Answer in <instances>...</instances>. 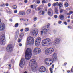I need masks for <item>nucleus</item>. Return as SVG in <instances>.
<instances>
[{
    "mask_svg": "<svg viewBox=\"0 0 73 73\" xmlns=\"http://www.w3.org/2000/svg\"><path fill=\"white\" fill-rule=\"evenodd\" d=\"M29 65L31 67L32 71L33 72L37 71V64L36 63V61L35 60L33 59L31 60L29 63Z\"/></svg>",
    "mask_w": 73,
    "mask_h": 73,
    "instance_id": "f257e3e1",
    "label": "nucleus"
},
{
    "mask_svg": "<svg viewBox=\"0 0 73 73\" xmlns=\"http://www.w3.org/2000/svg\"><path fill=\"white\" fill-rule=\"evenodd\" d=\"M57 60V56L55 53L53 54V59H46L45 60L46 65L49 66L53 64V61H54Z\"/></svg>",
    "mask_w": 73,
    "mask_h": 73,
    "instance_id": "f03ea898",
    "label": "nucleus"
},
{
    "mask_svg": "<svg viewBox=\"0 0 73 73\" xmlns=\"http://www.w3.org/2000/svg\"><path fill=\"white\" fill-rule=\"evenodd\" d=\"M32 56V50L30 48L27 49L25 53V58L26 60H29Z\"/></svg>",
    "mask_w": 73,
    "mask_h": 73,
    "instance_id": "7ed1b4c3",
    "label": "nucleus"
},
{
    "mask_svg": "<svg viewBox=\"0 0 73 73\" xmlns=\"http://www.w3.org/2000/svg\"><path fill=\"white\" fill-rule=\"evenodd\" d=\"M52 41L49 38H46L42 41V44L43 46H48L51 44Z\"/></svg>",
    "mask_w": 73,
    "mask_h": 73,
    "instance_id": "20e7f679",
    "label": "nucleus"
},
{
    "mask_svg": "<svg viewBox=\"0 0 73 73\" xmlns=\"http://www.w3.org/2000/svg\"><path fill=\"white\" fill-rule=\"evenodd\" d=\"M34 43V39L32 37H29L27 38L26 42V45H33Z\"/></svg>",
    "mask_w": 73,
    "mask_h": 73,
    "instance_id": "39448f33",
    "label": "nucleus"
},
{
    "mask_svg": "<svg viewBox=\"0 0 73 73\" xmlns=\"http://www.w3.org/2000/svg\"><path fill=\"white\" fill-rule=\"evenodd\" d=\"M6 40L5 39V35L3 34L0 36V44L1 45H4Z\"/></svg>",
    "mask_w": 73,
    "mask_h": 73,
    "instance_id": "423d86ee",
    "label": "nucleus"
},
{
    "mask_svg": "<svg viewBox=\"0 0 73 73\" xmlns=\"http://www.w3.org/2000/svg\"><path fill=\"white\" fill-rule=\"evenodd\" d=\"M54 52V49L53 48H50L46 49L45 52V54L46 55H49L52 53Z\"/></svg>",
    "mask_w": 73,
    "mask_h": 73,
    "instance_id": "0eeeda50",
    "label": "nucleus"
},
{
    "mask_svg": "<svg viewBox=\"0 0 73 73\" xmlns=\"http://www.w3.org/2000/svg\"><path fill=\"white\" fill-rule=\"evenodd\" d=\"M43 27H42L41 29V30H43V31H41V35H42L43 33L44 34V35H46L48 33V30L47 29V27H44V29Z\"/></svg>",
    "mask_w": 73,
    "mask_h": 73,
    "instance_id": "6e6552de",
    "label": "nucleus"
},
{
    "mask_svg": "<svg viewBox=\"0 0 73 73\" xmlns=\"http://www.w3.org/2000/svg\"><path fill=\"white\" fill-rule=\"evenodd\" d=\"M25 61H24V59H22L21 60L20 64H19V66L21 68H23L24 66L25 63Z\"/></svg>",
    "mask_w": 73,
    "mask_h": 73,
    "instance_id": "1a4fd4ad",
    "label": "nucleus"
},
{
    "mask_svg": "<svg viewBox=\"0 0 73 73\" xmlns=\"http://www.w3.org/2000/svg\"><path fill=\"white\" fill-rule=\"evenodd\" d=\"M13 50V48L11 44L9 45L7 47L6 50L7 52H11Z\"/></svg>",
    "mask_w": 73,
    "mask_h": 73,
    "instance_id": "9d476101",
    "label": "nucleus"
},
{
    "mask_svg": "<svg viewBox=\"0 0 73 73\" xmlns=\"http://www.w3.org/2000/svg\"><path fill=\"white\" fill-rule=\"evenodd\" d=\"M41 42V38L38 37L36 40L35 44L36 46H38L40 45V42Z\"/></svg>",
    "mask_w": 73,
    "mask_h": 73,
    "instance_id": "9b49d317",
    "label": "nucleus"
},
{
    "mask_svg": "<svg viewBox=\"0 0 73 73\" xmlns=\"http://www.w3.org/2000/svg\"><path fill=\"white\" fill-rule=\"evenodd\" d=\"M41 50L40 48H36L34 49V52L36 53H37L38 54H39L41 53Z\"/></svg>",
    "mask_w": 73,
    "mask_h": 73,
    "instance_id": "f8f14e48",
    "label": "nucleus"
},
{
    "mask_svg": "<svg viewBox=\"0 0 73 73\" xmlns=\"http://www.w3.org/2000/svg\"><path fill=\"white\" fill-rule=\"evenodd\" d=\"M38 70L40 73H42L46 71V68L42 66L38 69Z\"/></svg>",
    "mask_w": 73,
    "mask_h": 73,
    "instance_id": "ddd939ff",
    "label": "nucleus"
},
{
    "mask_svg": "<svg viewBox=\"0 0 73 73\" xmlns=\"http://www.w3.org/2000/svg\"><path fill=\"white\" fill-rule=\"evenodd\" d=\"M38 29H35V30H33L31 31V33L33 36L36 37L37 36V34H38Z\"/></svg>",
    "mask_w": 73,
    "mask_h": 73,
    "instance_id": "4468645a",
    "label": "nucleus"
},
{
    "mask_svg": "<svg viewBox=\"0 0 73 73\" xmlns=\"http://www.w3.org/2000/svg\"><path fill=\"white\" fill-rule=\"evenodd\" d=\"M5 29V24L3 23L0 25V31H4Z\"/></svg>",
    "mask_w": 73,
    "mask_h": 73,
    "instance_id": "2eb2a0df",
    "label": "nucleus"
},
{
    "mask_svg": "<svg viewBox=\"0 0 73 73\" xmlns=\"http://www.w3.org/2000/svg\"><path fill=\"white\" fill-rule=\"evenodd\" d=\"M19 31L18 29L17 30L16 32L15 33V35H16V37L15 38V40H17V38L18 37V35H19Z\"/></svg>",
    "mask_w": 73,
    "mask_h": 73,
    "instance_id": "dca6fc26",
    "label": "nucleus"
},
{
    "mask_svg": "<svg viewBox=\"0 0 73 73\" xmlns=\"http://www.w3.org/2000/svg\"><path fill=\"white\" fill-rule=\"evenodd\" d=\"M19 14L21 16H24L25 14V13L24 11H20L19 13Z\"/></svg>",
    "mask_w": 73,
    "mask_h": 73,
    "instance_id": "f3484780",
    "label": "nucleus"
},
{
    "mask_svg": "<svg viewBox=\"0 0 73 73\" xmlns=\"http://www.w3.org/2000/svg\"><path fill=\"white\" fill-rule=\"evenodd\" d=\"M60 39L57 38L56 39L55 41V42L56 44H58L60 42Z\"/></svg>",
    "mask_w": 73,
    "mask_h": 73,
    "instance_id": "a211bd4d",
    "label": "nucleus"
},
{
    "mask_svg": "<svg viewBox=\"0 0 73 73\" xmlns=\"http://www.w3.org/2000/svg\"><path fill=\"white\" fill-rule=\"evenodd\" d=\"M64 16L62 15H60L59 17V19L60 20H64Z\"/></svg>",
    "mask_w": 73,
    "mask_h": 73,
    "instance_id": "6ab92c4d",
    "label": "nucleus"
},
{
    "mask_svg": "<svg viewBox=\"0 0 73 73\" xmlns=\"http://www.w3.org/2000/svg\"><path fill=\"white\" fill-rule=\"evenodd\" d=\"M48 14L50 16H52L53 15V13H52V14L51 15V12L49 11H48Z\"/></svg>",
    "mask_w": 73,
    "mask_h": 73,
    "instance_id": "aec40b11",
    "label": "nucleus"
},
{
    "mask_svg": "<svg viewBox=\"0 0 73 73\" xmlns=\"http://www.w3.org/2000/svg\"><path fill=\"white\" fill-rule=\"evenodd\" d=\"M31 9H29L27 11L26 13L28 15V14L31 13Z\"/></svg>",
    "mask_w": 73,
    "mask_h": 73,
    "instance_id": "412c9836",
    "label": "nucleus"
},
{
    "mask_svg": "<svg viewBox=\"0 0 73 73\" xmlns=\"http://www.w3.org/2000/svg\"><path fill=\"white\" fill-rule=\"evenodd\" d=\"M55 11L56 13L57 14H58V10L57 8H55Z\"/></svg>",
    "mask_w": 73,
    "mask_h": 73,
    "instance_id": "4be33fe9",
    "label": "nucleus"
},
{
    "mask_svg": "<svg viewBox=\"0 0 73 73\" xmlns=\"http://www.w3.org/2000/svg\"><path fill=\"white\" fill-rule=\"evenodd\" d=\"M48 11L52 12V15H53V10H52V9L51 8L49 9Z\"/></svg>",
    "mask_w": 73,
    "mask_h": 73,
    "instance_id": "5701e85b",
    "label": "nucleus"
},
{
    "mask_svg": "<svg viewBox=\"0 0 73 73\" xmlns=\"http://www.w3.org/2000/svg\"><path fill=\"white\" fill-rule=\"evenodd\" d=\"M59 11L60 13H62L63 12L65 11V10H64V9H61L59 10Z\"/></svg>",
    "mask_w": 73,
    "mask_h": 73,
    "instance_id": "b1692460",
    "label": "nucleus"
},
{
    "mask_svg": "<svg viewBox=\"0 0 73 73\" xmlns=\"http://www.w3.org/2000/svg\"><path fill=\"white\" fill-rule=\"evenodd\" d=\"M24 36V34L23 33H21L20 35V37H23Z\"/></svg>",
    "mask_w": 73,
    "mask_h": 73,
    "instance_id": "393cba45",
    "label": "nucleus"
},
{
    "mask_svg": "<svg viewBox=\"0 0 73 73\" xmlns=\"http://www.w3.org/2000/svg\"><path fill=\"white\" fill-rule=\"evenodd\" d=\"M58 5L59 6H62V3L60 2L58 4Z\"/></svg>",
    "mask_w": 73,
    "mask_h": 73,
    "instance_id": "a878e982",
    "label": "nucleus"
},
{
    "mask_svg": "<svg viewBox=\"0 0 73 73\" xmlns=\"http://www.w3.org/2000/svg\"><path fill=\"white\" fill-rule=\"evenodd\" d=\"M12 7L13 9H16V8H17V6H16V5H13Z\"/></svg>",
    "mask_w": 73,
    "mask_h": 73,
    "instance_id": "bb28decb",
    "label": "nucleus"
},
{
    "mask_svg": "<svg viewBox=\"0 0 73 73\" xmlns=\"http://www.w3.org/2000/svg\"><path fill=\"white\" fill-rule=\"evenodd\" d=\"M18 26H19V24H18V23H17L15 25V27H16V28H17L18 27Z\"/></svg>",
    "mask_w": 73,
    "mask_h": 73,
    "instance_id": "cd10ccee",
    "label": "nucleus"
},
{
    "mask_svg": "<svg viewBox=\"0 0 73 73\" xmlns=\"http://www.w3.org/2000/svg\"><path fill=\"white\" fill-rule=\"evenodd\" d=\"M25 32L28 31H29V28H25Z\"/></svg>",
    "mask_w": 73,
    "mask_h": 73,
    "instance_id": "c85d7f7f",
    "label": "nucleus"
},
{
    "mask_svg": "<svg viewBox=\"0 0 73 73\" xmlns=\"http://www.w3.org/2000/svg\"><path fill=\"white\" fill-rule=\"evenodd\" d=\"M64 5L65 7H68L69 6V5L68 3H66L64 4Z\"/></svg>",
    "mask_w": 73,
    "mask_h": 73,
    "instance_id": "c756f323",
    "label": "nucleus"
},
{
    "mask_svg": "<svg viewBox=\"0 0 73 73\" xmlns=\"http://www.w3.org/2000/svg\"><path fill=\"white\" fill-rule=\"evenodd\" d=\"M37 20V18L36 17H34V21H36Z\"/></svg>",
    "mask_w": 73,
    "mask_h": 73,
    "instance_id": "7c9ffc66",
    "label": "nucleus"
},
{
    "mask_svg": "<svg viewBox=\"0 0 73 73\" xmlns=\"http://www.w3.org/2000/svg\"><path fill=\"white\" fill-rule=\"evenodd\" d=\"M50 71L51 73H53V69H52V68H50Z\"/></svg>",
    "mask_w": 73,
    "mask_h": 73,
    "instance_id": "2f4dec72",
    "label": "nucleus"
},
{
    "mask_svg": "<svg viewBox=\"0 0 73 73\" xmlns=\"http://www.w3.org/2000/svg\"><path fill=\"white\" fill-rule=\"evenodd\" d=\"M12 65H11V64H9V69H11V66Z\"/></svg>",
    "mask_w": 73,
    "mask_h": 73,
    "instance_id": "473e14b6",
    "label": "nucleus"
},
{
    "mask_svg": "<svg viewBox=\"0 0 73 73\" xmlns=\"http://www.w3.org/2000/svg\"><path fill=\"white\" fill-rule=\"evenodd\" d=\"M54 64H53L52 66V69H53L54 68Z\"/></svg>",
    "mask_w": 73,
    "mask_h": 73,
    "instance_id": "72a5a7b5",
    "label": "nucleus"
},
{
    "mask_svg": "<svg viewBox=\"0 0 73 73\" xmlns=\"http://www.w3.org/2000/svg\"><path fill=\"white\" fill-rule=\"evenodd\" d=\"M69 13L70 14H73V12L72 11H69Z\"/></svg>",
    "mask_w": 73,
    "mask_h": 73,
    "instance_id": "f704fd0d",
    "label": "nucleus"
},
{
    "mask_svg": "<svg viewBox=\"0 0 73 73\" xmlns=\"http://www.w3.org/2000/svg\"><path fill=\"white\" fill-rule=\"evenodd\" d=\"M17 10H15V11H14V13H17Z\"/></svg>",
    "mask_w": 73,
    "mask_h": 73,
    "instance_id": "c9c22d12",
    "label": "nucleus"
},
{
    "mask_svg": "<svg viewBox=\"0 0 73 73\" xmlns=\"http://www.w3.org/2000/svg\"><path fill=\"white\" fill-rule=\"evenodd\" d=\"M59 7V10H60V9H61L62 8V6H60Z\"/></svg>",
    "mask_w": 73,
    "mask_h": 73,
    "instance_id": "e433bc0d",
    "label": "nucleus"
},
{
    "mask_svg": "<svg viewBox=\"0 0 73 73\" xmlns=\"http://www.w3.org/2000/svg\"><path fill=\"white\" fill-rule=\"evenodd\" d=\"M30 8H33V5H31L30 6Z\"/></svg>",
    "mask_w": 73,
    "mask_h": 73,
    "instance_id": "4c0bfd02",
    "label": "nucleus"
},
{
    "mask_svg": "<svg viewBox=\"0 0 73 73\" xmlns=\"http://www.w3.org/2000/svg\"><path fill=\"white\" fill-rule=\"evenodd\" d=\"M54 18H55V19H57V17H58L57 15H54Z\"/></svg>",
    "mask_w": 73,
    "mask_h": 73,
    "instance_id": "58836bf2",
    "label": "nucleus"
},
{
    "mask_svg": "<svg viewBox=\"0 0 73 73\" xmlns=\"http://www.w3.org/2000/svg\"><path fill=\"white\" fill-rule=\"evenodd\" d=\"M56 5H57V4H56V3H54L53 4V6H56Z\"/></svg>",
    "mask_w": 73,
    "mask_h": 73,
    "instance_id": "ea45409f",
    "label": "nucleus"
},
{
    "mask_svg": "<svg viewBox=\"0 0 73 73\" xmlns=\"http://www.w3.org/2000/svg\"><path fill=\"white\" fill-rule=\"evenodd\" d=\"M5 6V4H2L1 5V7H3Z\"/></svg>",
    "mask_w": 73,
    "mask_h": 73,
    "instance_id": "a19ab883",
    "label": "nucleus"
},
{
    "mask_svg": "<svg viewBox=\"0 0 73 73\" xmlns=\"http://www.w3.org/2000/svg\"><path fill=\"white\" fill-rule=\"evenodd\" d=\"M37 2L38 4H40V1H37Z\"/></svg>",
    "mask_w": 73,
    "mask_h": 73,
    "instance_id": "79ce46f5",
    "label": "nucleus"
},
{
    "mask_svg": "<svg viewBox=\"0 0 73 73\" xmlns=\"http://www.w3.org/2000/svg\"><path fill=\"white\" fill-rule=\"evenodd\" d=\"M40 9H41V8H40V7H38V11H40Z\"/></svg>",
    "mask_w": 73,
    "mask_h": 73,
    "instance_id": "37998d69",
    "label": "nucleus"
},
{
    "mask_svg": "<svg viewBox=\"0 0 73 73\" xmlns=\"http://www.w3.org/2000/svg\"><path fill=\"white\" fill-rule=\"evenodd\" d=\"M71 72L72 73H73V67H72L71 70Z\"/></svg>",
    "mask_w": 73,
    "mask_h": 73,
    "instance_id": "c03bdc74",
    "label": "nucleus"
},
{
    "mask_svg": "<svg viewBox=\"0 0 73 73\" xmlns=\"http://www.w3.org/2000/svg\"><path fill=\"white\" fill-rule=\"evenodd\" d=\"M68 28H70V29H71L72 28V27L70 26H68Z\"/></svg>",
    "mask_w": 73,
    "mask_h": 73,
    "instance_id": "a18cd8bd",
    "label": "nucleus"
},
{
    "mask_svg": "<svg viewBox=\"0 0 73 73\" xmlns=\"http://www.w3.org/2000/svg\"><path fill=\"white\" fill-rule=\"evenodd\" d=\"M45 1L44 0H43L42 1V3H43V4H44V3H45Z\"/></svg>",
    "mask_w": 73,
    "mask_h": 73,
    "instance_id": "49530a36",
    "label": "nucleus"
},
{
    "mask_svg": "<svg viewBox=\"0 0 73 73\" xmlns=\"http://www.w3.org/2000/svg\"><path fill=\"white\" fill-rule=\"evenodd\" d=\"M19 46H22V44L21 43H20L19 44Z\"/></svg>",
    "mask_w": 73,
    "mask_h": 73,
    "instance_id": "de8ad7c7",
    "label": "nucleus"
},
{
    "mask_svg": "<svg viewBox=\"0 0 73 73\" xmlns=\"http://www.w3.org/2000/svg\"><path fill=\"white\" fill-rule=\"evenodd\" d=\"M21 41V39H19L18 40V42L19 43H20V42Z\"/></svg>",
    "mask_w": 73,
    "mask_h": 73,
    "instance_id": "09e8293b",
    "label": "nucleus"
},
{
    "mask_svg": "<svg viewBox=\"0 0 73 73\" xmlns=\"http://www.w3.org/2000/svg\"><path fill=\"white\" fill-rule=\"evenodd\" d=\"M48 7H50V6H51V4L50 3H49L48 4Z\"/></svg>",
    "mask_w": 73,
    "mask_h": 73,
    "instance_id": "8fccbe9b",
    "label": "nucleus"
},
{
    "mask_svg": "<svg viewBox=\"0 0 73 73\" xmlns=\"http://www.w3.org/2000/svg\"><path fill=\"white\" fill-rule=\"evenodd\" d=\"M24 2L25 3H27L28 2V0H25L24 1Z\"/></svg>",
    "mask_w": 73,
    "mask_h": 73,
    "instance_id": "3c124183",
    "label": "nucleus"
},
{
    "mask_svg": "<svg viewBox=\"0 0 73 73\" xmlns=\"http://www.w3.org/2000/svg\"><path fill=\"white\" fill-rule=\"evenodd\" d=\"M5 5L6 6V7H8L9 5L8 4V3H6L5 4Z\"/></svg>",
    "mask_w": 73,
    "mask_h": 73,
    "instance_id": "603ef678",
    "label": "nucleus"
},
{
    "mask_svg": "<svg viewBox=\"0 0 73 73\" xmlns=\"http://www.w3.org/2000/svg\"><path fill=\"white\" fill-rule=\"evenodd\" d=\"M67 15H69V16L70 15V13H67Z\"/></svg>",
    "mask_w": 73,
    "mask_h": 73,
    "instance_id": "864d4df0",
    "label": "nucleus"
},
{
    "mask_svg": "<svg viewBox=\"0 0 73 73\" xmlns=\"http://www.w3.org/2000/svg\"><path fill=\"white\" fill-rule=\"evenodd\" d=\"M23 31H24V29H22L20 30L21 32H23Z\"/></svg>",
    "mask_w": 73,
    "mask_h": 73,
    "instance_id": "5fc2aeb1",
    "label": "nucleus"
},
{
    "mask_svg": "<svg viewBox=\"0 0 73 73\" xmlns=\"http://www.w3.org/2000/svg\"><path fill=\"white\" fill-rule=\"evenodd\" d=\"M64 23L65 25H67V22H64Z\"/></svg>",
    "mask_w": 73,
    "mask_h": 73,
    "instance_id": "6e6d98bb",
    "label": "nucleus"
},
{
    "mask_svg": "<svg viewBox=\"0 0 73 73\" xmlns=\"http://www.w3.org/2000/svg\"><path fill=\"white\" fill-rule=\"evenodd\" d=\"M61 23H62V21H60L58 22V24H61Z\"/></svg>",
    "mask_w": 73,
    "mask_h": 73,
    "instance_id": "4d7b16f0",
    "label": "nucleus"
},
{
    "mask_svg": "<svg viewBox=\"0 0 73 73\" xmlns=\"http://www.w3.org/2000/svg\"><path fill=\"white\" fill-rule=\"evenodd\" d=\"M70 21V19H68L67 20V22H68V23H69Z\"/></svg>",
    "mask_w": 73,
    "mask_h": 73,
    "instance_id": "13d9d810",
    "label": "nucleus"
},
{
    "mask_svg": "<svg viewBox=\"0 0 73 73\" xmlns=\"http://www.w3.org/2000/svg\"><path fill=\"white\" fill-rule=\"evenodd\" d=\"M42 15H44L45 14V12L44 11H43L42 13Z\"/></svg>",
    "mask_w": 73,
    "mask_h": 73,
    "instance_id": "bf43d9fd",
    "label": "nucleus"
},
{
    "mask_svg": "<svg viewBox=\"0 0 73 73\" xmlns=\"http://www.w3.org/2000/svg\"><path fill=\"white\" fill-rule=\"evenodd\" d=\"M50 24L49 23H48L47 25V27H49L50 25Z\"/></svg>",
    "mask_w": 73,
    "mask_h": 73,
    "instance_id": "052dcab7",
    "label": "nucleus"
},
{
    "mask_svg": "<svg viewBox=\"0 0 73 73\" xmlns=\"http://www.w3.org/2000/svg\"><path fill=\"white\" fill-rule=\"evenodd\" d=\"M11 62H13V59H11Z\"/></svg>",
    "mask_w": 73,
    "mask_h": 73,
    "instance_id": "680f3d73",
    "label": "nucleus"
},
{
    "mask_svg": "<svg viewBox=\"0 0 73 73\" xmlns=\"http://www.w3.org/2000/svg\"><path fill=\"white\" fill-rule=\"evenodd\" d=\"M36 0H33L32 1H33V3H34V2H35V1Z\"/></svg>",
    "mask_w": 73,
    "mask_h": 73,
    "instance_id": "e2e57ef3",
    "label": "nucleus"
},
{
    "mask_svg": "<svg viewBox=\"0 0 73 73\" xmlns=\"http://www.w3.org/2000/svg\"><path fill=\"white\" fill-rule=\"evenodd\" d=\"M67 73H70V71H67Z\"/></svg>",
    "mask_w": 73,
    "mask_h": 73,
    "instance_id": "0e129e2a",
    "label": "nucleus"
},
{
    "mask_svg": "<svg viewBox=\"0 0 73 73\" xmlns=\"http://www.w3.org/2000/svg\"><path fill=\"white\" fill-rule=\"evenodd\" d=\"M71 23H72V24H73V20H72V22H71Z\"/></svg>",
    "mask_w": 73,
    "mask_h": 73,
    "instance_id": "69168bd1",
    "label": "nucleus"
},
{
    "mask_svg": "<svg viewBox=\"0 0 73 73\" xmlns=\"http://www.w3.org/2000/svg\"><path fill=\"white\" fill-rule=\"evenodd\" d=\"M70 16H68V19H69V18H70Z\"/></svg>",
    "mask_w": 73,
    "mask_h": 73,
    "instance_id": "338daca9",
    "label": "nucleus"
},
{
    "mask_svg": "<svg viewBox=\"0 0 73 73\" xmlns=\"http://www.w3.org/2000/svg\"><path fill=\"white\" fill-rule=\"evenodd\" d=\"M33 26L34 27H36V25L35 24H34L33 25Z\"/></svg>",
    "mask_w": 73,
    "mask_h": 73,
    "instance_id": "774afa93",
    "label": "nucleus"
}]
</instances>
